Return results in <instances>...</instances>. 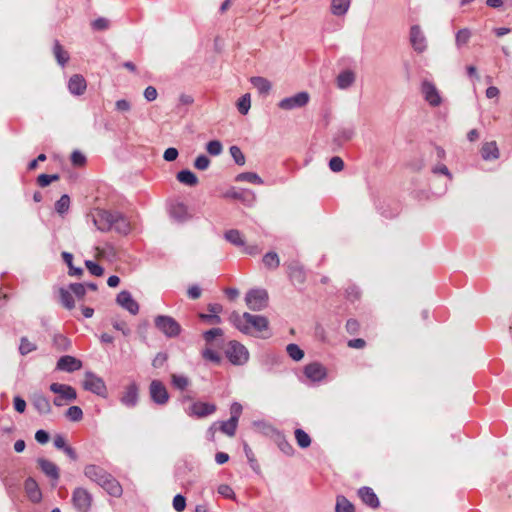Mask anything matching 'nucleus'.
<instances>
[{
    "label": "nucleus",
    "mask_w": 512,
    "mask_h": 512,
    "mask_svg": "<svg viewBox=\"0 0 512 512\" xmlns=\"http://www.w3.org/2000/svg\"><path fill=\"white\" fill-rule=\"evenodd\" d=\"M85 266L87 267L89 272L94 276H101L104 273V269L100 265L91 260H86Z\"/></svg>",
    "instance_id": "864d4df0"
},
{
    "label": "nucleus",
    "mask_w": 512,
    "mask_h": 512,
    "mask_svg": "<svg viewBox=\"0 0 512 512\" xmlns=\"http://www.w3.org/2000/svg\"><path fill=\"white\" fill-rule=\"evenodd\" d=\"M420 91L424 100L431 107H439L442 104L443 98L441 93L433 82L429 80H423L421 82Z\"/></svg>",
    "instance_id": "20e7f679"
},
{
    "label": "nucleus",
    "mask_w": 512,
    "mask_h": 512,
    "mask_svg": "<svg viewBox=\"0 0 512 512\" xmlns=\"http://www.w3.org/2000/svg\"><path fill=\"white\" fill-rule=\"evenodd\" d=\"M60 298L62 304L69 310L73 309L75 307L74 298L71 292L62 289L60 291Z\"/></svg>",
    "instance_id": "de8ad7c7"
},
{
    "label": "nucleus",
    "mask_w": 512,
    "mask_h": 512,
    "mask_svg": "<svg viewBox=\"0 0 512 512\" xmlns=\"http://www.w3.org/2000/svg\"><path fill=\"white\" fill-rule=\"evenodd\" d=\"M354 136V130L352 128H343L338 132V138L342 141H348Z\"/></svg>",
    "instance_id": "774afa93"
},
{
    "label": "nucleus",
    "mask_w": 512,
    "mask_h": 512,
    "mask_svg": "<svg viewBox=\"0 0 512 512\" xmlns=\"http://www.w3.org/2000/svg\"><path fill=\"white\" fill-rule=\"evenodd\" d=\"M310 96L307 92H299L291 97L282 99L278 106L283 110H292L295 108L304 107L309 102Z\"/></svg>",
    "instance_id": "ddd939ff"
},
{
    "label": "nucleus",
    "mask_w": 512,
    "mask_h": 512,
    "mask_svg": "<svg viewBox=\"0 0 512 512\" xmlns=\"http://www.w3.org/2000/svg\"><path fill=\"white\" fill-rule=\"evenodd\" d=\"M178 155V150L176 148L170 147L165 150L163 158L168 162H172L177 159Z\"/></svg>",
    "instance_id": "0e129e2a"
},
{
    "label": "nucleus",
    "mask_w": 512,
    "mask_h": 512,
    "mask_svg": "<svg viewBox=\"0 0 512 512\" xmlns=\"http://www.w3.org/2000/svg\"><path fill=\"white\" fill-rule=\"evenodd\" d=\"M336 512H355L354 505L344 496L339 495L336 498Z\"/></svg>",
    "instance_id": "72a5a7b5"
},
{
    "label": "nucleus",
    "mask_w": 512,
    "mask_h": 512,
    "mask_svg": "<svg viewBox=\"0 0 512 512\" xmlns=\"http://www.w3.org/2000/svg\"><path fill=\"white\" fill-rule=\"evenodd\" d=\"M155 326L167 337H176L181 332V327L179 323L170 316H157L155 318Z\"/></svg>",
    "instance_id": "0eeeda50"
},
{
    "label": "nucleus",
    "mask_w": 512,
    "mask_h": 512,
    "mask_svg": "<svg viewBox=\"0 0 512 512\" xmlns=\"http://www.w3.org/2000/svg\"><path fill=\"white\" fill-rule=\"evenodd\" d=\"M120 402L127 408H134L139 402V386L136 382H131L124 387L120 396Z\"/></svg>",
    "instance_id": "9b49d317"
},
{
    "label": "nucleus",
    "mask_w": 512,
    "mask_h": 512,
    "mask_svg": "<svg viewBox=\"0 0 512 512\" xmlns=\"http://www.w3.org/2000/svg\"><path fill=\"white\" fill-rule=\"evenodd\" d=\"M409 41L413 50L418 54L424 53L428 48L427 38L419 25L410 27Z\"/></svg>",
    "instance_id": "1a4fd4ad"
},
{
    "label": "nucleus",
    "mask_w": 512,
    "mask_h": 512,
    "mask_svg": "<svg viewBox=\"0 0 512 512\" xmlns=\"http://www.w3.org/2000/svg\"><path fill=\"white\" fill-rule=\"evenodd\" d=\"M210 165V160L206 155H199L194 161V167L198 170H206Z\"/></svg>",
    "instance_id": "5fc2aeb1"
},
{
    "label": "nucleus",
    "mask_w": 512,
    "mask_h": 512,
    "mask_svg": "<svg viewBox=\"0 0 512 512\" xmlns=\"http://www.w3.org/2000/svg\"><path fill=\"white\" fill-rule=\"evenodd\" d=\"M170 214L178 221H184L188 218L187 207L183 203H177L171 207Z\"/></svg>",
    "instance_id": "f704fd0d"
},
{
    "label": "nucleus",
    "mask_w": 512,
    "mask_h": 512,
    "mask_svg": "<svg viewBox=\"0 0 512 512\" xmlns=\"http://www.w3.org/2000/svg\"><path fill=\"white\" fill-rule=\"evenodd\" d=\"M237 426H238L237 422L229 419V420L224 421V422L221 423L220 430H221V432H223L227 436L232 437L236 433Z\"/></svg>",
    "instance_id": "79ce46f5"
},
{
    "label": "nucleus",
    "mask_w": 512,
    "mask_h": 512,
    "mask_svg": "<svg viewBox=\"0 0 512 512\" xmlns=\"http://www.w3.org/2000/svg\"><path fill=\"white\" fill-rule=\"evenodd\" d=\"M70 206V198L68 195H62L55 203V209L59 214H64L68 211Z\"/></svg>",
    "instance_id": "a18cd8bd"
},
{
    "label": "nucleus",
    "mask_w": 512,
    "mask_h": 512,
    "mask_svg": "<svg viewBox=\"0 0 512 512\" xmlns=\"http://www.w3.org/2000/svg\"><path fill=\"white\" fill-rule=\"evenodd\" d=\"M53 52H54V56L57 60V62L61 65V66H64L68 60H69V55L68 53L62 48V46L59 44L58 41L55 42L54 44V49H53Z\"/></svg>",
    "instance_id": "e433bc0d"
},
{
    "label": "nucleus",
    "mask_w": 512,
    "mask_h": 512,
    "mask_svg": "<svg viewBox=\"0 0 512 512\" xmlns=\"http://www.w3.org/2000/svg\"><path fill=\"white\" fill-rule=\"evenodd\" d=\"M37 349L36 344L28 340L27 337H22L19 345V352L21 355H27Z\"/></svg>",
    "instance_id": "37998d69"
},
{
    "label": "nucleus",
    "mask_w": 512,
    "mask_h": 512,
    "mask_svg": "<svg viewBox=\"0 0 512 512\" xmlns=\"http://www.w3.org/2000/svg\"><path fill=\"white\" fill-rule=\"evenodd\" d=\"M209 314H200V318L205 320L211 324H220L221 318L218 313L222 311V306L220 304H209L208 306Z\"/></svg>",
    "instance_id": "c756f323"
},
{
    "label": "nucleus",
    "mask_w": 512,
    "mask_h": 512,
    "mask_svg": "<svg viewBox=\"0 0 512 512\" xmlns=\"http://www.w3.org/2000/svg\"><path fill=\"white\" fill-rule=\"evenodd\" d=\"M263 263L269 269H276L280 264V260L275 252H268L263 257Z\"/></svg>",
    "instance_id": "ea45409f"
},
{
    "label": "nucleus",
    "mask_w": 512,
    "mask_h": 512,
    "mask_svg": "<svg viewBox=\"0 0 512 512\" xmlns=\"http://www.w3.org/2000/svg\"><path fill=\"white\" fill-rule=\"evenodd\" d=\"M66 417L71 421H80L83 418L82 409L78 406H71L66 411Z\"/></svg>",
    "instance_id": "8fccbe9b"
},
{
    "label": "nucleus",
    "mask_w": 512,
    "mask_h": 512,
    "mask_svg": "<svg viewBox=\"0 0 512 512\" xmlns=\"http://www.w3.org/2000/svg\"><path fill=\"white\" fill-rule=\"evenodd\" d=\"M287 353L288 355L295 361H299L304 357V352L300 347L296 344L287 345Z\"/></svg>",
    "instance_id": "49530a36"
},
{
    "label": "nucleus",
    "mask_w": 512,
    "mask_h": 512,
    "mask_svg": "<svg viewBox=\"0 0 512 512\" xmlns=\"http://www.w3.org/2000/svg\"><path fill=\"white\" fill-rule=\"evenodd\" d=\"M304 375L311 382H320L327 376V369L319 362H312L304 367Z\"/></svg>",
    "instance_id": "4468645a"
},
{
    "label": "nucleus",
    "mask_w": 512,
    "mask_h": 512,
    "mask_svg": "<svg viewBox=\"0 0 512 512\" xmlns=\"http://www.w3.org/2000/svg\"><path fill=\"white\" fill-rule=\"evenodd\" d=\"M471 37V32L467 28L460 29L456 33L455 42L457 47H462L463 45L467 44L469 39Z\"/></svg>",
    "instance_id": "c03bdc74"
},
{
    "label": "nucleus",
    "mask_w": 512,
    "mask_h": 512,
    "mask_svg": "<svg viewBox=\"0 0 512 512\" xmlns=\"http://www.w3.org/2000/svg\"><path fill=\"white\" fill-rule=\"evenodd\" d=\"M295 439L299 447L307 448L311 444L310 436L302 429L295 430Z\"/></svg>",
    "instance_id": "4c0bfd02"
},
{
    "label": "nucleus",
    "mask_w": 512,
    "mask_h": 512,
    "mask_svg": "<svg viewBox=\"0 0 512 512\" xmlns=\"http://www.w3.org/2000/svg\"><path fill=\"white\" fill-rule=\"evenodd\" d=\"M151 400L157 405H165L169 401L167 388L160 380H152L149 386Z\"/></svg>",
    "instance_id": "9d476101"
},
{
    "label": "nucleus",
    "mask_w": 512,
    "mask_h": 512,
    "mask_svg": "<svg viewBox=\"0 0 512 512\" xmlns=\"http://www.w3.org/2000/svg\"><path fill=\"white\" fill-rule=\"evenodd\" d=\"M33 407L41 415H48L52 412L50 401L41 393H34L31 397Z\"/></svg>",
    "instance_id": "6ab92c4d"
},
{
    "label": "nucleus",
    "mask_w": 512,
    "mask_h": 512,
    "mask_svg": "<svg viewBox=\"0 0 512 512\" xmlns=\"http://www.w3.org/2000/svg\"><path fill=\"white\" fill-rule=\"evenodd\" d=\"M216 411V405L207 402H194L187 410V414L192 417L203 418L213 414Z\"/></svg>",
    "instance_id": "2eb2a0df"
},
{
    "label": "nucleus",
    "mask_w": 512,
    "mask_h": 512,
    "mask_svg": "<svg viewBox=\"0 0 512 512\" xmlns=\"http://www.w3.org/2000/svg\"><path fill=\"white\" fill-rule=\"evenodd\" d=\"M225 353L229 361L234 365H243L249 359L247 348L235 340L228 343Z\"/></svg>",
    "instance_id": "7ed1b4c3"
},
{
    "label": "nucleus",
    "mask_w": 512,
    "mask_h": 512,
    "mask_svg": "<svg viewBox=\"0 0 512 512\" xmlns=\"http://www.w3.org/2000/svg\"><path fill=\"white\" fill-rule=\"evenodd\" d=\"M25 491L29 499L33 502H39L42 498L38 484L33 478H28L25 481Z\"/></svg>",
    "instance_id": "c85d7f7f"
},
{
    "label": "nucleus",
    "mask_w": 512,
    "mask_h": 512,
    "mask_svg": "<svg viewBox=\"0 0 512 512\" xmlns=\"http://www.w3.org/2000/svg\"><path fill=\"white\" fill-rule=\"evenodd\" d=\"M481 155L484 160H496L499 158V149L495 141L485 142L481 148Z\"/></svg>",
    "instance_id": "a878e982"
},
{
    "label": "nucleus",
    "mask_w": 512,
    "mask_h": 512,
    "mask_svg": "<svg viewBox=\"0 0 512 512\" xmlns=\"http://www.w3.org/2000/svg\"><path fill=\"white\" fill-rule=\"evenodd\" d=\"M49 389L56 394V397L53 399V404L57 407L73 402L77 398L76 390L67 384L52 383Z\"/></svg>",
    "instance_id": "f03ea898"
},
{
    "label": "nucleus",
    "mask_w": 512,
    "mask_h": 512,
    "mask_svg": "<svg viewBox=\"0 0 512 512\" xmlns=\"http://www.w3.org/2000/svg\"><path fill=\"white\" fill-rule=\"evenodd\" d=\"M172 384L179 390H185L189 385V379L184 375L172 374Z\"/></svg>",
    "instance_id": "a19ab883"
},
{
    "label": "nucleus",
    "mask_w": 512,
    "mask_h": 512,
    "mask_svg": "<svg viewBox=\"0 0 512 512\" xmlns=\"http://www.w3.org/2000/svg\"><path fill=\"white\" fill-rule=\"evenodd\" d=\"M95 227L102 232L115 230L120 234L130 232V223L121 213L110 212L103 209H95L89 215Z\"/></svg>",
    "instance_id": "f257e3e1"
},
{
    "label": "nucleus",
    "mask_w": 512,
    "mask_h": 512,
    "mask_svg": "<svg viewBox=\"0 0 512 512\" xmlns=\"http://www.w3.org/2000/svg\"><path fill=\"white\" fill-rule=\"evenodd\" d=\"M113 327L125 336H128L131 333V329L124 321H114Z\"/></svg>",
    "instance_id": "e2e57ef3"
},
{
    "label": "nucleus",
    "mask_w": 512,
    "mask_h": 512,
    "mask_svg": "<svg viewBox=\"0 0 512 512\" xmlns=\"http://www.w3.org/2000/svg\"><path fill=\"white\" fill-rule=\"evenodd\" d=\"M203 357L209 361H212V362H215V363H219L220 362V356L219 354L210 349V348H206L203 353H202Z\"/></svg>",
    "instance_id": "680f3d73"
},
{
    "label": "nucleus",
    "mask_w": 512,
    "mask_h": 512,
    "mask_svg": "<svg viewBox=\"0 0 512 512\" xmlns=\"http://www.w3.org/2000/svg\"><path fill=\"white\" fill-rule=\"evenodd\" d=\"M37 463L43 473H45L52 480L58 481L60 474H59V468L57 467L56 464H54L53 462H51L50 460H47L45 458H39L37 460Z\"/></svg>",
    "instance_id": "5701e85b"
},
{
    "label": "nucleus",
    "mask_w": 512,
    "mask_h": 512,
    "mask_svg": "<svg viewBox=\"0 0 512 512\" xmlns=\"http://www.w3.org/2000/svg\"><path fill=\"white\" fill-rule=\"evenodd\" d=\"M116 302L119 306L126 309L133 315H136L139 312L138 303L133 299L131 293L126 290L121 291L117 295Z\"/></svg>",
    "instance_id": "dca6fc26"
},
{
    "label": "nucleus",
    "mask_w": 512,
    "mask_h": 512,
    "mask_svg": "<svg viewBox=\"0 0 512 512\" xmlns=\"http://www.w3.org/2000/svg\"><path fill=\"white\" fill-rule=\"evenodd\" d=\"M356 80V74L350 69L341 71L336 78V85L341 90L350 88Z\"/></svg>",
    "instance_id": "4be33fe9"
},
{
    "label": "nucleus",
    "mask_w": 512,
    "mask_h": 512,
    "mask_svg": "<svg viewBox=\"0 0 512 512\" xmlns=\"http://www.w3.org/2000/svg\"><path fill=\"white\" fill-rule=\"evenodd\" d=\"M206 150L210 155L218 156L222 153L223 146L220 141L212 140L207 143Z\"/></svg>",
    "instance_id": "09e8293b"
},
{
    "label": "nucleus",
    "mask_w": 512,
    "mask_h": 512,
    "mask_svg": "<svg viewBox=\"0 0 512 512\" xmlns=\"http://www.w3.org/2000/svg\"><path fill=\"white\" fill-rule=\"evenodd\" d=\"M251 107V97L249 93L244 94L239 100L237 101V109L240 114L246 115Z\"/></svg>",
    "instance_id": "58836bf2"
},
{
    "label": "nucleus",
    "mask_w": 512,
    "mask_h": 512,
    "mask_svg": "<svg viewBox=\"0 0 512 512\" xmlns=\"http://www.w3.org/2000/svg\"><path fill=\"white\" fill-rule=\"evenodd\" d=\"M278 445L283 453H285L286 455H289V456L293 455L294 449H293L292 445L286 439L283 438L281 441H279Z\"/></svg>",
    "instance_id": "338daca9"
},
{
    "label": "nucleus",
    "mask_w": 512,
    "mask_h": 512,
    "mask_svg": "<svg viewBox=\"0 0 512 512\" xmlns=\"http://www.w3.org/2000/svg\"><path fill=\"white\" fill-rule=\"evenodd\" d=\"M329 168L333 172H340L344 169V161L338 156H334L329 161Z\"/></svg>",
    "instance_id": "6e6d98bb"
},
{
    "label": "nucleus",
    "mask_w": 512,
    "mask_h": 512,
    "mask_svg": "<svg viewBox=\"0 0 512 512\" xmlns=\"http://www.w3.org/2000/svg\"><path fill=\"white\" fill-rule=\"evenodd\" d=\"M177 180L187 186H196L198 184L197 176L190 170H181L176 175Z\"/></svg>",
    "instance_id": "473e14b6"
},
{
    "label": "nucleus",
    "mask_w": 512,
    "mask_h": 512,
    "mask_svg": "<svg viewBox=\"0 0 512 512\" xmlns=\"http://www.w3.org/2000/svg\"><path fill=\"white\" fill-rule=\"evenodd\" d=\"M242 410H243V407L240 403L233 402L230 406V414H231L230 419L238 423L239 417L242 413Z\"/></svg>",
    "instance_id": "4d7b16f0"
},
{
    "label": "nucleus",
    "mask_w": 512,
    "mask_h": 512,
    "mask_svg": "<svg viewBox=\"0 0 512 512\" xmlns=\"http://www.w3.org/2000/svg\"><path fill=\"white\" fill-rule=\"evenodd\" d=\"M229 150L232 158L238 165L242 166L245 164V156L238 146H231Z\"/></svg>",
    "instance_id": "3c124183"
},
{
    "label": "nucleus",
    "mask_w": 512,
    "mask_h": 512,
    "mask_svg": "<svg viewBox=\"0 0 512 512\" xmlns=\"http://www.w3.org/2000/svg\"><path fill=\"white\" fill-rule=\"evenodd\" d=\"M246 305L253 311H260L268 304V293L265 289H252L245 297Z\"/></svg>",
    "instance_id": "39448f33"
},
{
    "label": "nucleus",
    "mask_w": 512,
    "mask_h": 512,
    "mask_svg": "<svg viewBox=\"0 0 512 512\" xmlns=\"http://www.w3.org/2000/svg\"><path fill=\"white\" fill-rule=\"evenodd\" d=\"M223 335V331L220 328H213L204 333V339L207 343H211L216 337Z\"/></svg>",
    "instance_id": "bf43d9fd"
},
{
    "label": "nucleus",
    "mask_w": 512,
    "mask_h": 512,
    "mask_svg": "<svg viewBox=\"0 0 512 512\" xmlns=\"http://www.w3.org/2000/svg\"><path fill=\"white\" fill-rule=\"evenodd\" d=\"M99 486H101L104 490L107 491L109 495L113 497H120L123 492L120 483L110 474Z\"/></svg>",
    "instance_id": "b1692460"
},
{
    "label": "nucleus",
    "mask_w": 512,
    "mask_h": 512,
    "mask_svg": "<svg viewBox=\"0 0 512 512\" xmlns=\"http://www.w3.org/2000/svg\"><path fill=\"white\" fill-rule=\"evenodd\" d=\"M59 179V175L58 174H52V175H48V174H41L38 176L37 178V183L39 186L41 187H46L48 186L51 182L53 181H56Z\"/></svg>",
    "instance_id": "603ef678"
},
{
    "label": "nucleus",
    "mask_w": 512,
    "mask_h": 512,
    "mask_svg": "<svg viewBox=\"0 0 512 512\" xmlns=\"http://www.w3.org/2000/svg\"><path fill=\"white\" fill-rule=\"evenodd\" d=\"M87 88L86 80L82 75L75 74L68 81V89L73 95H82Z\"/></svg>",
    "instance_id": "412c9836"
},
{
    "label": "nucleus",
    "mask_w": 512,
    "mask_h": 512,
    "mask_svg": "<svg viewBox=\"0 0 512 512\" xmlns=\"http://www.w3.org/2000/svg\"><path fill=\"white\" fill-rule=\"evenodd\" d=\"M351 0H331V13L335 16H344L350 8Z\"/></svg>",
    "instance_id": "7c9ffc66"
},
{
    "label": "nucleus",
    "mask_w": 512,
    "mask_h": 512,
    "mask_svg": "<svg viewBox=\"0 0 512 512\" xmlns=\"http://www.w3.org/2000/svg\"><path fill=\"white\" fill-rule=\"evenodd\" d=\"M83 388L103 398L107 396V387L104 380L92 372L85 373Z\"/></svg>",
    "instance_id": "423d86ee"
},
{
    "label": "nucleus",
    "mask_w": 512,
    "mask_h": 512,
    "mask_svg": "<svg viewBox=\"0 0 512 512\" xmlns=\"http://www.w3.org/2000/svg\"><path fill=\"white\" fill-rule=\"evenodd\" d=\"M358 496L364 504L371 508L379 507V499L370 487H362L358 490Z\"/></svg>",
    "instance_id": "393cba45"
},
{
    "label": "nucleus",
    "mask_w": 512,
    "mask_h": 512,
    "mask_svg": "<svg viewBox=\"0 0 512 512\" xmlns=\"http://www.w3.org/2000/svg\"><path fill=\"white\" fill-rule=\"evenodd\" d=\"M230 322L235 328L244 334H251V326L249 318H245V313L240 315L237 312H232L229 317Z\"/></svg>",
    "instance_id": "aec40b11"
},
{
    "label": "nucleus",
    "mask_w": 512,
    "mask_h": 512,
    "mask_svg": "<svg viewBox=\"0 0 512 512\" xmlns=\"http://www.w3.org/2000/svg\"><path fill=\"white\" fill-rule=\"evenodd\" d=\"M245 318H249L251 334L255 333L256 336L267 337L269 322L265 316L245 312Z\"/></svg>",
    "instance_id": "f8f14e48"
},
{
    "label": "nucleus",
    "mask_w": 512,
    "mask_h": 512,
    "mask_svg": "<svg viewBox=\"0 0 512 512\" xmlns=\"http://www.w3.org/2000/svg\"><path fill=\"white\" fill-rule=\"evenodd\" d=\"M70 288L73 294H75L78 298H83L86 293L85 286L80 283L71 284Z\"/></svg>",
    "instance_id": "69168bd1"
},
{
    "label": "nucleus",
    "mask_w": 512,
    "mask_h": 512,
    "mask_svg": "<svg viewBox=\"0 0 512 512\" xmlns=\"http://www.w3.org/2000/svg\"><path fill=\"white\" fill-rule=\"evenodd\" d=\"M289 276L292 281L302 284L306 279L303 267L298 262H291L288 266Z\"/></svg>",
    "instance_id": "cd10ccee"
},
{
    "label": "nucleus",
    "mask_w": 512,
    "mask_h": 512,
    "mask_svg": "<svg viewBox=\"0 0 512 512\" xmlns=\"http://www.w3.org/2000/svg\"><path fill=\"white\" fill-rule=\"evenodd\" d=\"M250 83L253 85L255 89H257V91L261 95H268L272 88L271 82L268 79L261 76L251 77Z\"/></svg>",
    "instance_id": "bb28decb"
},
{
    "label": "nucleus",
    "mask_w": 512,
    "mask_h": 512,
    "mask_svg": "<svg viewBox=\"0 0 512 512\" xmlns=\"http://www.w3.org/2000/svg\"><path fill=\"white\" fill-rule=\"evenodd\" d=\"M92 495L82 487L74 489L72 503L77 512H89L92 506Z\"/></svg>",
    "instance_id": "6e6552de"
},
{
    "label": "nucleus",
    "mask_w": 512,
    "mask_h": 512,
    "mask_svg": "<svg viewBox=\"0 0 512 512\" xmlns=\"http://www.w3.org/2000/svg\"><path fill=\"white\" fill-rule=\"evenodd\" d=\"M224 238L236 247H244L245 240L242 233L237 229H230L224 233Z\"/></svg>",
    "instance_id": "2f4dec72"
},
{
    "label": "nucleus",
    "mask_w": 512,
    "mask_h": 512,
    "mask_svg": "<svg viewBox=\"0 0 512 512\" xmlns=\"http://www.w3.org/2000/svg\"><path fill=\"white\" fill-rule=\"evenodd\" d=\"M84 475L91 481L100 485L104 479L107 478L109 473L102 467L94 464L86 465L84 468Z\"/></svg>",
    "instance_id": "f3484780"
},
{
    "label": "nucleus",
    "mask_w": 512,
    "mask_h": 512,
    "mask_svg": "<svg viewBox=\"0 0 512 512\" xmlns=\"http://www.w3.org/2000/svg\"><path fill=\"white\" fill-rule=\"evenodd\" d=\"M218 493L225 498L235 499V493L233 489L227 484L220 485L218 487Z\"/></svg>",
    "instance_id": "052dcab7"
},
{
    "label": "nucleus",
    "mask_w": 512,
    "mask_h": 512,
    "mask_svg": "<svg viewBox=\"0 0 512 512\" xmlns=\"http://www.w3.org/2000/svg\"><path fill=\"white\" fill-rule=\"evenodd\" d=\"M236 181L249 182L256 185H262L264 182L262 178L254 172H243L237 175Z\"/></svg>",
    "instance_id": "c9c22d12"
},
{
    "label": "nucleus",
    "mask_w": 512,
    "mask_h": 512,
    "mask_svg": "<svg viewBox=\"0 0 512 512\" xmlns=\"http://www.w3.org/2000/svg\"><path fill=\"white\" fill-rule=\"evenodd\" d=\"M185 507H186V499H185V497L182 496L181 494H177L173 498V508L177 512H182V511H184Z\"/></svg>",
    "instance_id": "13d9d810"
},
{
    "label": "nucleus",
    "mask_w": 512,
    "mask_h": 512,
    "mask_svg": "<svg viewBox=\"0 0 512 512\" xmlns=\"http://www.w3.org/2000/svg\"><path fill=\"white\" fill-rule=\"evenodd\" d=\"M82 362L73 356L65 355L58 359L56 368L65 372H74L81 369Z\"/></svg>",
    "instance_id": "a211bd4d"
}]
</instances>
